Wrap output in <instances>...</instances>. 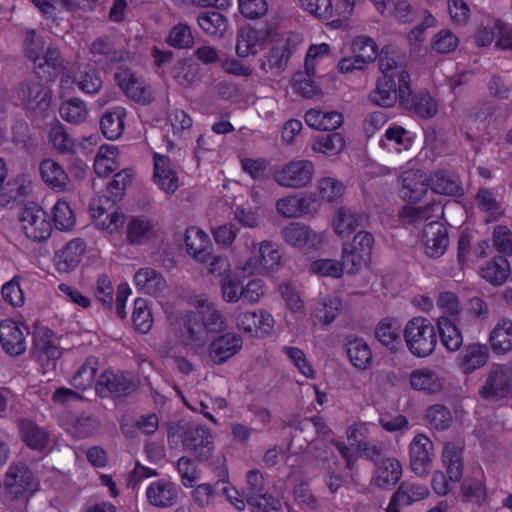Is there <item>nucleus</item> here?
Masks as SVG:
<instances>
[{
	"instance_id": "obj_62",
	"label": "nucleus",
	"mask_w": 512,
	"mask_h": 512,
	"mask_svg": "<svg viewBox=\"0 0 512 512\" xmlns=\"http://www.w3.org/2000/svg\"><path fill=\"white\" fill-rule=\"evenodd\" d=\"M222 298L227 303H236L242 298V286L240 280L230 274L221 280Z\"/></svg>"
},
{
	"instance_id": "obj_7",
	"label": "nucleus",
	"mask_w": 512,
	"mask_h": 512,
	"mask_svg": "<svg viewBox=\"0 0 512 512\" xmlns=\"http://www.w3.org/2000/svg\"><path fill=\"white\" fill-rule=\"evenodd\" d=\"M175 333L179 343L192 350L203 348L210 339L194 311H185L176 316Z\"/></svg>"
},
{
	"instance_id": "obj_32",
	"label": "nucleus",
	"mask_w": 512,
	"mask_h": 512,
	"mask_svg": "<svg viewBox=\"0 0 512 512\" xmlns=\"http://www.w3.org/2000/svg\"><path fill=\"white\" fill-rule=\"evenodd\" d=\"M401 475V463L395 458H384L376 466L373 481L377 487L389 489L399 481Z\"/></svg>"
},
{
	"instance_id": "obj_22",
	"label": "nucleus",
	"mask_w": 512,
	"mask_h": 512,
	"mask_svg": "<svg viewBox=\"0 0 512 512\" xmlns=\"http://www.w3.org/2000/svg\"><path fill=\"white\" fill-rule=\"evenodd\" d=\"M487 345L471 343L466 345L457 357V364L463 374L469 375L485 366L489 360Z\"/></svg>"
},
{
	"instance_id": "obj_31",
	"label": "nucleus",
	"mask_w": 512,
	"mask_h": 512,
	"mask_svg": "<svg viewBox=\"0 0 512 512\" xmlns=\"http://www.w3.org/2000/svg\"><path fill=\"white\" fill-rule=\"evenodd\" d=\"M430 188L434 193L459 197L464 194L459 177L446 170H436L429 177Z\"/></svg>"
},
{
	"instance_id": "obj_21",
	"label": "nucleus",
	"mask_w": 512,
	"mask_h": 512,
	"mask_svg": "<svg viewBox=\"0 0 512 512\" xmlns=\"http://www.w3.org/2000/svg\"><path fill=\"white\" fill-rule=\"evenodd\" d=\"M154 182L167 194H173L179 187V178L168 156L155 153Z\"/></svg>"
},
{
	"instance_id": "obj_27",
	"label": "nucleus",
	"mask_w": 512,
	"mask_h": 512,
	"mask_svg": "<svg viewBox=\"0 0 512 512\" xmlns=\"http://www.w3.org/2000/svg\"><path fill=\"white\" fill-rule=\"evenodd\" d=\"M401 178L403 196L410 201H419L430 188L429 177L422 170H406Z\"/></svg>"
},
{
	"instance_id": "obj_36",
	"label": "nucleus",
	"mask_w": 512,
	"mask_h": 512,
	"mask_svg": "<svg viewBox=\"0 0 512 512\" xmlns=\"http://www.w3.org/2000/svg\"><path fill=\"white\" fill-rule=\"evenodd\" d=\"M345 350L350 362L358 369H366L372 361V352L369 345L362 338L353 335L345 339Z\"/></svg>"
},
{
	"instance_id": "obj_2",
	"label": "nucleus",
	"mask_w": 512,
	"mask_h": 512,
	"mask_svg": "<svg viewBox=\"0 0 512 512\" xmlns=\"http://www.w3.org/2000/svg\"><path fill=\"white\" fill-rule=\"evenodd\" d=\"M181 438L183 449L198 461H207L213 453L214 443L209 429L201 425L170 424L167 428V438L171 446Z\"/></svg>"
},
{
	"instance_id": "obj_64",
	"label": "nucleus",
	"mask_w": 512,
	"mask_h": 512,
	"mask_svg": "<svg viewBox=\"0 0 512 512\" xmlns=\"http://www.w3.org/2000/svg\"><path fill=\"white\" fill-rule=\"evenodd\" d=\"M344 268H347V266L344 265L343 261L339 262L333 259H319L311 264V270L314 273L320 276H330L334 278H339Z\"/></svg>"
},
{
	"instance_id": "obj_41",
	"label": "nucleus",
	"mask_w": 512,
	"mask_h": 512,
	"mask_svg": "<svg viewBox=\"0 0 512 512\" xmlns=\"http://www.w3.org/2000/svg\"><path fill=\"white\" fill-rule=\"evenodd\" d=\"M489 341L496 354H505L512 350V321L501 319L492 330Z\"/></svg>"
},
{
	"instance_id": "obj_10",
	"label": "nucleus",
	"mask_w": 512,
	"mask_h": 512,
	"mask_svg": "<svg viewBox=\"0 0 512 512\" xmlns=\"http://www.w3.org/2000/svg\"><path fill=\"white\" fill-rule=\"evenodd\" d=\"M256 246L257 244L255 242L251 243V247L254 249L253 254L241 267L243 273L252 275L272 271L278 267L282 258L278 245L271 241L264 240L259 243L257 249Z\"/></svg>"
},
{
	"instance_id": "obj_42",
	"label": "nucleus",
	"mask_w": 512,
	"mask_h": 512,
	"mask_svg": "<svg viewBox=\"0 0 512 512\" xmlns=\"http://www.w3.org/2000/svg\"><path fill=\"white\" fill-rule=\"evenodd\" d=\"M197 23L204 33L216 37H222L228 28L227 18L218 11L200 13Z\"/></svg>"
},
{
	"instance_id": "obj_57",
	"label": "nucleus",
	"mask_w": 512,
	"mask_h": 512,
	"mask_svg": "<svg viewBox=\"0 0 512 512\" xmlns=\"http://www.w3.org/2000/svg\"><path fill=\"white\" fill-rule=\"evenodd\" d=\"M427 421L437 430L447 429L452 422L451 411L442 404H434L426 410Z\"/></svg>"
},
{
	"instance_id": "obj_5",
	"label": "nucleus",
	"mask_w": 512,
	"mask_h": 512,
	"mask_svg": "<svg viewBox=\"0 0 512 512\" xmlns=\"http://www.w3.org/2000/svg\"><path fill=\"white\" fill-rule=\"evenodd\" d=\"M442 461L446 466V473L436 472L432 478V487L438 495H446L450 490V482L460 481L463 475L462 447L453 442L445 444L442 452Z\"/></svg>"
},
{
	"instance_id": "obj_48",
	"label": "nucleus",
	"mask_w": 512,
	"mask_h": 512,
	"mask_svg": "<svg viewBox=\"0 0 512 512\" xmlns=\"http://www.w3.org/2000/svg\"><path fill=\"white\" fill-rule=\"evenodd\" d=\"M267 495L264 477L257 471L252 470L247 474V487H246V499L248 504L259 507L261 506L260 500L265 499Z\"/></svg>"
},
{
	"instance_id": "obj_47",
	"label": "nucleus",
	"mask_w": 512,
	"mask_h": 512,
	"mask_svg": "<svg viewBox=\"0 0 512 512\" xmlns=\"http://www.w3.org/2000/svg\"><path fill=\"white\" fill-rule=\"evenodd\" d=\"M509 274V263L503 256L494 257L482 268L481 275L488 282L494 285H501L506 281Z\"/></svg>"
},
{
	"instance_id": "obj_45",
	"label": "nucleus",
	"mask_w": 512,
	"mask_h": 512,
	"mask_svg": "<svg viewBox=\"0 0 512 512\" xmlns=\"http://www.w3.org/2000/svg\"><path fill=\"white\" fill-rule=\"evenodd\" d=\"M20 432L23 441L31 449L42 450L48 443V433L30 420H24L20 423Z\"/></svg>"
},
{
	"instance_id": "obj_56",
	"label": "nucleus",
	"mask_w": 512,
	"mask_h": 512,
	"mask_svg": "<svg viewBox=\"0 0 512 512\" xmlns=\"http://www.w3.org/2000/svg\"><path fill=\"white\" fill-rule=\"evenodd\" d=\"M167 42L176 49H189L194 44V37L188 25L179 23L170 30Z\"/></svg>"
},
{
	"instance_id": "obj_19",
	"label": "nucleus",
	"mask_w": 512,
	"mask_h": 512,
	"mask_svg": "<svg viewBox=\"0 0 512 512\" xmlns=\"http://www.w3.org/2000/svg\"><path fill=\"white\" fill-rule=\"evenodd\" d=\"M271 29L268 26L260 28L245 27L238 32L236 53L239 57H247L249 54H257L259 49L270 37Z\"/></svg>"
},
{
	"instance_id": "obj_33",
	"label": "nucleus",
	"mask_w": 512,
	"mask_h": 512,
	"mask_svg": "<svg viewBox=\"0 0 512 512\" xmlns=\"http://www.w3.org/2000/svg\"><path fill=\"white\" fill-rule=\"evenodd\" d=\"M410 385L414 390L431 395L442 391L444 380L436 371L422 368L412 371Z\"/></svg>"
},
{
	"instance_id": "obj_26",
	"label": "nucleus",
	"mask_w": 512,
	"mask_h": 512,
	"mask_svg": "<svg viewBox=\"0 0 512 512\" xmlns=\"http://www.w3.org/2000/svg\"><path fill=\"white\" fill-rule=\"evenodd\" d=\"M283 240L296 248H315L320 243V237L308 226L300 223H289L281 230Z\"/></svg>"
},
{
	"instance_id": "obj_17",
	"label": "nucleus",
	"mask_w": 512,
	"mask_h": 512,
	"mask_svg": "<svg viewBox=\"0 0 512 512\" xmlns=\"http://www.w3.org/2000/svg\"><path fill=\"white\" fill-rule=\"evenodd\" d=\"M410 465L413 472L423 476L430 471L434 445L424 434H417L409 446Z\"/></svg>"
},
{
	"instance_id": "obj_59",
	"label": "nucleus",
	"mask_w": 512,
	"mask_h": 512,
	"mask_svg": "<svg viewBox=\"0 0 512 512\" xmlns=\"http://www.w3.org/2000/svg\"><path fill=\"white\" fill-rule=\"evenodd\" d=\"M53 220L58 230H70L75 224V217L65 201H57L53 207Z\"/></svg>"
},
{
	"instance_id": "obj_37",
	"label": "nucleus",
	"mask_w": 512,
	"mask_h": 512,
	"mask_svg": "<svg viewBox=\"0 0 512 512\" xmlns=\"http://www.w3.org/2000/svg\"><path fill=\"white\" fill-rule=\"evenodd\" d=\"M146 494L150 504L161 508L174 505L177 499V490L174 484L165 480L153 482L147 488Z\"/></svg>"
},
{
	"instance_id": "obj_34",
	"label": "nucleus",
	"mask_w": 512,
	"mask_h": 512,
	"mask_svg": "<svg viewBox=\"0 0 512 512\" xmlns=\"http://www.w3.org/2000/svg\"><path fill=\"white\" fill-rule=\"evenodd\" d=\"M368 221L364 213H354L350 209L340 207L334 218V230L342 237L349 236L357 228H363Z\"/></svg>"
},
{
	"instance_id": "obj_35",
	"label": "nucleus",
	"mask_w": 512,
	"mask_h": 512,
	"mask_svg": "<svg viewBox=\"0 0 512 512\" xmlns=\"http://www.w3.org/2000/svg\"><path fill=\"white\" fill-rule=\"evenodd\" d=\"M39 171L41 178L49 187L57 191L66 190L69 176L59 163L52 159H44L40 163Z\"/></svg>"
},
{
	"instance_id": "obj_16",
	"label": "nucleus",
	"mask_w": 512,
	"mask_h": 512,
	"mask_svg": "<svg viewBox=\"0 0 512 512\" xmlns=\"http://www.w3.org/2000/svg\"><path fill=\"white\" fill-rule=\"evenodd\" d=\"M135 389L136 384L128 375L111 370L104 371L96 383V392L103 398L127 396Z\"/></svg>"
},
{
	"instance_id": "obj_38",
	"label": "nucleus",
	"mask_w": 512,
	"mask_h": 512,
	"mask_svg": "<svg viewBox=\"0 0 512 512\" xmlns=\"http://www.w3.org/2000/svg\"><path fill=\"white\" fill-rule=\"evenodd\" d=\"M456 320L444 315L437 320L441 342L451 352L458 351L463 343V336L456 325Z\"/></svg>"
},
{
	"instance_id": "obj_44",
	"label": "nucleus",
	"mask_w": 512,
	"mask_h": 512,
	"mask_svg": "<svg viewBox=\"0 0 512 512\" xmlns=\"http://www.w3.org/2000/svg\"><path fill=\"white\" fill-rule=\"evenodd\" d=\"M379 68L383 72V76L390 74L391 77L397 79L399 83L400 75L409 74L403 69V62L398 59L397 51L391 46L382 48L378 56Z\"/></svg>"
},
{
	"instance_id": "obj_8",
	"label": "nucleus",
	"mask_w": 512,
	"mask_h": 512,
	"mask_svg": "<svg viewBox=\"0 0 512 512\" xmlns=\"http://www.w3.org/2000/svg\"><path fill=\"white\" fill-rule=\"evenodd\" d=\"M374 236L367 231L360 230L351 242H345L342 249L344 265L350 273H354L362 265H367L371 259Z\"/></svg>"
},
{
	"instance_id": "obj_18",
	"label": "nucleus",
	"mask_w": 512,
	"mask_h": 512,
	"mask_svg": "<svg viewBox=\"0 0 512 512\" xmlns=\"http://www.w3.org/2000/svg\"><path fill=\"white\" fill-rule=\"evenodd\" d=\"M421 240L426 255L435 259L441 257L449 245L447 229L437 220H431L425 224Z\"/></svg>"
},
{
	"instance_id": "obj_3",
	"label": "nucleus",
	"mask_w": 512,
	"mask_h": 512,
	"mask_svg": "<svg viewBox=\"0 0 512 512\" xmlns=\"http://www.w3.org/2000/svg\"><path fill=\"white\" fill-rule=\"evenodd\" d=\"M409 351L417 357L431 355L437 345V334L431 321L425 317L410 319L403 331Z\"/></svg>"
},
{
	"instance_id": "obj_30",
	"label": "nucleus",
	"mask_w": 512,
	"mask_h": 512,
	"mask_svg": "<svg viewBox=\"0 0 512 512\" xmlns=\"http://www.w3.org/2000/svg\"><path fill=\"white\" fill-rule=\"evenodd\" d=\"M390 74L377 80L376 87L369 94L371 102L382 107H391L399 100V83Z\"/></svg>"
},
{
	"instance_id": "obj_15",
	"label": "nucleus",
	"mask_w": 512,
	"mask_h": 512,
	"mask_svg": "<svg viewBox=\"0 0 512 512\" xmlns=\"http://www.w3.org/2000/svg\"><path fill=\"white\" fill-rule=\"evenodd\" d=\"M313 174L314 165L311 161H291L275 172L274 180L283 187L302 188L312 180Z\"/></svg>"
},
{
	"instance_id": "obj_28",
	"label": "nucleus",
	"mask_w": 512,
	"mask_h": 512,
	"mask_svg": "<svg viewBox=\"0 0 512 512\" xmlns=\"http://www.w3.org/2000/svg\"><path fill=\"white\" fill-rule=\"evenodd\" d=\"M210 239L208 235L196 227H190L185 233L187 253L199 263H206L211 258Z\"/></svg>"
},
{
	"instance_id": "obj_9",
	"label": "nucleus",
	"mask_w": 512,
	"mask_h": 512,
	"mask_svg": "<svg viewBox=\"0 0 512 512\" xmlns=\"http://www.w3.org/2000/svg\"><path fill=\"white\" fill-rule=\"evenodd\" d=\"M114 79L121 91L130 100L149 105L154 101V94L145 79L127 67H119Z\"/></svg>"
},
{
	"instance_id": "obj_63",
	"label": "nucleus",
	"mask_w": 512,
	"mask_h": 512,
	"mask_svg": "<svg viewBox=\"0 0 512 512\" xmlns=\"http://www.w3.org/2000/svg\"><path fill=\"white\" fill-rule=\"evenodd\" d=\"M21 277L16 275L2 287L3 299L14 307H20L24 303V293L20 287Z\"/></svg>"
},
{
	"instance_id": "obj_25",
	"label": "nucleus",
	"mask_w": 512,
	"mask_h": 512,
	"mask_svg": "<svg viewBox=\"0 0 512 512\" xmlns=\"http://www.w3.org/2000/svg\"><path fill=\"white\" fill-rule=\"evenodd\" d=\"M194 312L201 319L202 326L209 338L211 334H220L226 329L224 316L208 299L197 300Z\"/></svg>"
},
{
	"instance_id": "obj_29",
	"label": "nucleus",
	"mask_w": 512,
	"mask_h": 512,
	"mask_svg": "<svg viewBox=\"0 0 512 512\" xmlns=\"http://www.w3.org/2000/svg\"><path fill=\"white\" fill-rule=\"evenodd\" d=\"M86 246L82 239L76 238L69 241L55 257V265L60 272H70L80 263Z\"/></svg>"
},
{
	"instance_id": "obj_55",
	"label": "nucleus",
	"mask_w": 512,
	"mask_h": 512,
	"mask_svg": "<svg viewBox=\"0 0 512 512\" xmlns=\"http://www.w3.org/2000/svg\"><path fill=\"white\" fill-rule=\"evenodd\" d=\"M61 117L70 123H80L86 119L87 109L85 103L73 98L64 102L59 109Z\"/></svg>"
},
{
	"instance_id": "obj_54",
	"label": "nucleus",
	"mask_w": 512,
	"mask_h": 512,
	"mask_svg": "<svg viewBox=\"0 0 512 512\" xmlns=\"http://www.w3.org/2000/svg\"><path fill=\"white\" fill-rule=\"evenodd\" d=\"M132 321L135 329L140 333L145 334L151 329L153 319L146 300L142 298H137L135 300Z\"/></svg>"
},
{
	"instance_id": "obj_58",
	"label": "nucleus",
	"mask_w": 512,
	"mask_h": 512,
	"mask_svg": "<svg viewBox=\"0 0 512 512\" xmlns=\"http://www.w3.org/2000/svg\"><path fill=\"white\" fill-rule=\"evenodd\" d=\"M92 217L96 220L97 226L109 233L118 231L125 222V216L119 210L111 212H92Z\"/></svg>"
},
{
	"instance_id": "obj_43",
	"label": "nucleus",
	"mask_w": 512,
	"mask_h": 512,
	"mask_svg": "<svg viewBox=\"0 0 512 512\" xmlns=\"http://www.w3.org/2000/svg\"><path fill=\"white\" fill-rule=\"evenodd\" d=\"M375 337L387 348L396 349L401 342L400 326L397 320L393 318L381 320L375 328Z\"/></svg>"
},
{
	"instance_id": "obj_6",
	"label": "nucleus",
	"mask_w": 512,
	"mask_h": 512,
	"mask_svg": "<svg viewBox=\"0 0 512 512\" xmlns=\"http://www.w3.org/2000/svg\"><path fill=\"white\" fill-rule=\"evenodd\" d=\"M399 103L407 111L421 118H431L437 112V104L426 90L414 92L410 74H401L399 79Z\"/></svg>"
},
{
	"instance_id": "obj_20",
	"label": "nucleus",
	"mask_w": 512,
	"mask_h": 512,
	"mask_svg": "<svg viewBox=\"0 0 512 512\" xmlns=\"http://www.w3.org/2000/svg\"><path fill=\"white\" fill-rule=\"evenodd\" d=\"M428 495L429 490L425 485L412 481H404L393 494L386 511L399 512L400 508L420 501Z\"/></svg>"
},
{
	"instance_id": "obj_14",
	"label": "nucleus",
	"mask_w": 512,
	"mask_h": 512,
	"mask_svg": "<svg viewBox=\"0 0 512 512\" xmlns=\"http://www.w3.org/2000/svg\"><path fill=\"white\" fill-rule=\"evenodd\" d=\"M29 328L11 319L0 322V344L9 356L16 357L25 353L27 349L26 338Z\"/></svg>"
},
{
	"instance_id": "obj_23",
	"label": "nucleus",
	"mask_w": 512,
	"mask_h": 512,
	"mask_svg": "<svg viewBox=\"0 0 512 512\" xmlns=\"http://www.w3.org/2000/svg\"><path fill=\"white\" fill-rule=\"evenodd\" d=\"M90 53L96 63L124 62L130 57L129 52L122 48H118L114 40L109 36H100L96 38L90 46Z\"/></svg>"
},
{
	"instance_id": "obj_24",
	"label": "nucleus",
	"mask_w": 512,
	"mask_h": 512,
	"mask_svg": "<svg viewBox=\"0 0 512 512\" xmlns=\"http://www.w3.org/2000/svg\"><path fill=\"white\" fill-rule=\"evenodd\" d=\"M242 338L235 333H225L209 345V357L215 364H223L242 348Z\"/></svg>"
},
{
	"instance_id": "obj_49",
	"label": "nucleus",
	"mask_w": 512,
	"mask_h": 512,
	"mask_svg": "<svg viewBox=\"0 0 512 512\" xmlns=\"http://www.w3.org/2000/svg\"><path fill=\"white\" fill-rule=\"evenodd\" d=\"M439 209L436 204H428L420 207L406 206L402 209L400 216L408 224H422L429 223L431 220H435L438 216L434 215V212Z\"/></svg>"
},
{
	"instance_id": "obj_51",
	"label": "nucleus",
	"mask_w": 512,
	"mask_h": 512,
	"mask_svg": "<svg viewBox=\"0 0 512 512\" xmlns=\"http://www.w3.org/2000/svg\"><path fill=\"white\" fill-rule=\"evenodd\" d=\"M75 81L81 91L90 95L98 93L103 84L100 72L90 66L81 70L75 76Z\"/></svg>"
},
{
	"instance_id": "obj_1",
	"label": "nucleus",
	"mask_w": 512,
	"mask_h": 512,
	"mask_svg": "<svg viewBox=\"0 0 512 512\" xmlns=\"http://www.w3.org/2000/svg\"><path fill=\"white\" fill-rule=\"evenodd\" d=\"M36 489L29 467L23 462L13 463L4 480V503L12 512H23Z\"/></svg>"
},
{
	"instance_id": "obj_11",
	"label": "nucleus",
	"mask_w": 512,
	"mask_h": 512,
	"mask_svg": "<svg viewBox=\"0 0 512 512\" xmlns=\"http://www.w3.org/2000/svg\"><path fill=\"white\" fill-rule=\"evenodd\" d=\"M19 222L26 237L35 242L44 241L51 235L48 214L37 204L26 205L19 214Z\"/></svg>"
},
{
	"instance_id": "obj_13",
	"label": "nucleus",
	"mask_w": 512,
	"mask_h": 512,
	"mask_svg": "<svg viewBox=\"0 0 512 512\" xmlns=\"http://www.w3.org/2000/svg\"><path fill=\"white\" fill-rule=\"evenodd\" d=\"M298 41V37L295 36L277 41L261 59L260 69L273 76L280 75L286 69Z\"/></svg>"
},
{
	"instance_id": "obj_50",
	"label": "nucleus",
	"mask_w": 512,
	"mask_h": 512,
	"mask_svg": "<svg viewBox=\"0 0 512 512\" xmlns=\"http://www.w3.org/2000/svg\"><path fill=\"white\" fill-rule=\"evenodd\" d=\"M345 147V140L340 133H326L317 136L313 149L328 156L339 154Z\"/></svg>"
},
{
	"instance_id": "obj_39",
	"label": "nucleus",
	"mask_w": 512,
	"mask_h": 512,
	"mask_svg": "<svg viewBox=\"0 0 512 512\" xmlns=\"http://www.w3.org/2000/svg\"><path fill=\"white\" fill-rule=\"evenodd\" d=\"M126 111L122 107H115L106 111L100 121L103 135L110 140L118 139L124 131Z\"/></svg>"
},
{
	"instance_id": "obj_60",
	"label": "nucleus",
	"mask_w": 512,
	"mask_h": 512,
	"mask_svg": "<svg viewBox=\"0 0 512 512\" xmlns=\"http://www.w3.org/2000/svg\"><path fill=\"white\" fill-rule=\"evenodd\" d=\"M96 361L88 359L72 377L71 384L80 390H86L91 387L96 376Z\"/></svg>"
},
{
	"instance_id": "obj_52",
	"label": "nucleus",
	"mask_w": 512,
	"mask_h": 512,
	"mask_svg": "<svg viewBox=\"0 0 512 512\" xmlns=\"http://www.w3.org/2000/svg\"><path fill=\"white\" fill-rule=\"evenodd\" d=\"M354 56L364 66L377 58V46L374 40L366 36H358L352 42Z\"/></svg>"
},
{
	"instance_id": "obj_12",
	"label": "nucleus",
	"mask_w": 512,
	"mask_h": 512,
	"mask_svg": "<svg viewBox=\"0 0 512 512\" xmlns=\"http://www.w3.org/2000/svg\"><path fill=\"white\" fill-rule=\"evenodd\" d=\"M512 391V371L509 367L493 364L485 378L479 394L486 400L497 401Z\"/></svg>"
},
{
	"instance_id": "obj_46",
	"label": "nucleus",
	"mask_w": 512,
	"mask_h": 512,
	"mask_svg": "<svg viewBox=\"0 0 512 512\" xmlns=\"http://www.w3.org/2000/svg\"><path fill=\"white\" fill-rule=\"evenodd\" d=\"M155 235L153 224L144 219L133 218L127 227V240L130 244H143Z\"/></svg>"
},
{
	"instance_id": "obj_61",
	"label": "nucleus",
	"mask_w": 512,
	"mask_h": 512,
	"mask_svg": "<svg viewBox=\"0 0 512 512\" xmlns=\"http://www.w3.org/2000/svg\"><path fill=\"white\" fill-rule=\"evenodd\" d=\"M461 494L464 501L481 504L486 499V488L478 479H467L461 484Z\"/></svg>"
},
{
	"instance_id": "obj_53",
	"label": "nucleus",
	"mask_w": 512,
	"mask_h": 512,
	"mask_svg": "<svg viewBox=\"0 0 512 512\" xmlns=\"http://www.w3.org/2000/svg\"><path fill=\"white\" fill-rule=\"evenodd\" d=\"M49 142L54 149L61 154H69L74 151L75 142L59 122L53 125L48 134Z\"/></svg>"
},
{
	"instance_id": "obj_40",
	"label": "nucleus",
	"mask_w": 512,
	"mask_h": 512,
	"mask_svg": "<svg viewBox=\"0 0 512 512\" xmlns=\"http://www.w3.org/2000/svg\"><path fill=\"white\" fill-rule=\"evenodd\" d=\"M136 286L151 295L161 293L166 288V281L161 273L152 268H141L134 275Z\"/></svg>"
},
{
	"instance_id": "obj_4",
	"label": "nucleus",
	"mask_w": 512,
	"mask_h": 512,
	"mask_svg": "<svg viewBox=\"0 0 512 512\" xmlns=\"http://www.w3.org/2000/svg\"><path fill=\"white\" fill-rule=\"evenodd\" d=\"M17 97L34 117H45L51 105V91L37 75H32L20 83Z\"/></svg>"
}]
</instances>
